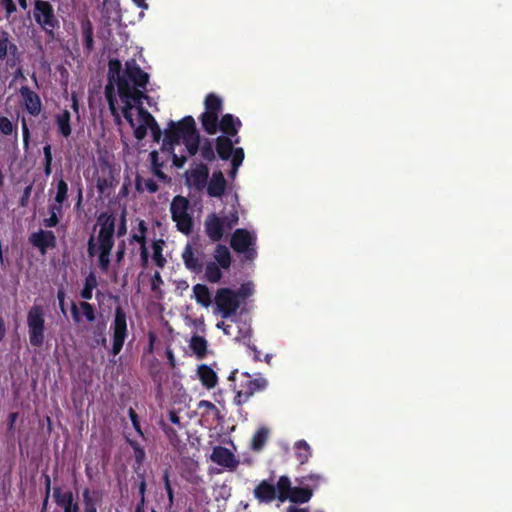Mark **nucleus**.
<instances>
[{
  "mask_svg": "<svg viewBox=\"0 0 512 512\" xmlns=\"http://www.w3.org/2000/svg\"><path fill=\"white\" fill-rule=\"evenodd\" d=\"M99 231L97 237L93 234L87 242V253L90 257L98 255L99 267L107 272L110 266V256L115 244L116 217L106 212L101 213L97 218Z\"/></svg>",
  "mask_w": 512,
  "mask_h": 512,
  "instance_id": "f257e3e1",
  "label": "nucleus"
},
{
  "mask_svg": "<svg viewBox=\"0 0 512 512\" xmlns=\"http://www.w3.org/2000/svg\"><path fill=\"white\" fill-rule=\"evenodd\" d=\"M199 134L194 118L190 115L183 117L178 122L170 121L164 132L163 146L169 145L173 150L174 145L180 141L187 149L188 141H192Z\"/></svg>",
  "mask_w": 512,
  "mask_h": 512,
  "instance_id": "f03ea898",
  "label": "nucleus"
},
{
  "mask_svg": "<svg viewBox=\"0 0 512 512\" xmlns=\"http://www.w3.org/2000/svg\"><path fill=\"white\" fill-rule=\"evenodd\" d=\"M32 14L34 21L45 34L54 38L55 31L60 28V20L52 3L48 0H34Z\"/></svg>",
  "mask_w": 512,
  "mask_h": 512,
  "instance_id": "7ed1b4c3",
  "label": "nucleus"
},
{
  "mask_svg": "<svg viewBox=\"0 0 512 512\" xmlns=\"http://www.w3.org/2000/svg\"><path fill=\"white\" fill-rule=\"evenodd\" d=\"M29 343L34 348H40L45 342L46 320L44 308L34 304L26 316Z\"/></svg>",
  "mask_w": 512,
  "mask_h": 512,
  "instance_id": "20e7f679",
  "label": "nucleus"
},
{
  "mask_svg": "<svg viewBox=\"0 0 512 512\" xmlns=\"http://www.w3.org/2000/svg\"><path fill=\"white\" fill-rule=\"evenodd\" d=\"M189 210L190 202L186 197L177 195L173 198L170 204L171 218L176 223L177 229L186 235L193 229V218Z\"/></svg>",
  "mask_w": 512,
  "mask_h": 512,
  "instance_id": "39448f33",
  "label": "nucleus"
},
{
  "mask_svg": "<svg viewBox=\"0 0 512 512\" xmlns=\"http://www.w3.org/2000/svg\"><path fill=\"white\" fill-rule=\"evenodd\" d=\"M279 488L281 489V503L289 500L295 504H304L310 501L313 490L311 487H293L287 475L279 477Z\"/></svg>",
  "mask_w": 512,
  "mask_h": 512,
  "instance_id": "423d86ee",
  "label": "nucleus"
},
{
  "mask_svg": "<svg viewBox=\"0 0 512 512\" xmlns=\"http://www.w3.org/2000/svg\"><path fill=\"white\" fill-rule=\"evenodd\" d=\"M256 238L248 230L239 228L232 234L230 245L237 253L244 254L246 260L252 261L255 259L257 252L254 248Z\"/></svg>",
  "mask_w": 512,
  "mask_h": 512,
  "instance_id": "0eeeda50",
  "label": "nucleus"
},
{
  "mask_svg": "<svg viewBox=\"0 0 512 512\" xmlns=\"http://www.w3.org/2000/svg\"><path fill=\"white\" fill-rule=\"evenodd\" d=\"M242 375L245 377V380L241 382L239 389L234 387V391L236 392L234 403L237 406L246 403L251 396L256 392L263 391L268 385L267 380L263 377L251 379L250 374L247 372H244Z\"/></svg>",
  "mask_w": 512,
  "mask_h": 512,
  "instance_id": "6e6552de",
  "label": "nucleus"
},
{
  "mask_svg": "<svg viewBox=\"0 0 512 512\" xmlns=\"http://www.w3.org/2000/svg\"><path fill=\"white\" fill-rule=\"evenodd\" d=\"M216 309L221 317L227 319L236 314L240 307V299L235 290L231 288H220L215 295Z\"/></svg>",
  "mask_w": 512,
  "mask_h": 512,
  "instance_id": "1a4fd4ad",
  "label": "nucleus"
},
{
  "mask_svg": "<svg viewBox=\"0 0 512 512\" xmlns=\"http://www.w3.org/2000/svg\"><path fill=\"white\" fill-rule=\"evenodd\" d=\"M123 78L128 81L129 85L132 84L131 92L145 93L150 76L141 69L135 59H130L125 62Z\"/></svg>",
  "mask_w": 512,
  "mask_h": 512,
  "instance_id": "9d476101",
  "label": "nucleus"
},
{
  "mask_svg": "<svg viewBox=\"0 0 512 512\" xmlns=\"http://www.w3.org/2000/svg\"><path fill=\"white\" fill-rule=\"evenodd\" d=\"M113 333V344L111 353L116 356L123 348L124 342L127 338V316L122 307L115 308L114 320L111 325Z\"/></svg>",
  "mask_w": 512,
  "mask_h": 512,
  "instance_id": "9b49d317",
  "label": "nucleus"
},
{
  "mask_svg": "<svg viewBox=\"0 0 512 512\" xmlns=\"http://www.w3.org/2000/svg\"><path fill=\"white\" fill-rule=\"evenodd\" d=\"M186 150L191 157L199 153L200 158L207 163L216 159L215 140L201 137L200 133L192 141H188Z\"/></svg>",
  "mask_w": 512,
  "mask_h": 512,
  "instance_id": "f8f14e48",
  "label": "nucleus"
},
{
  "mask_svg": "<svg viewBox=\"0 0 512 512\" xmlns=\"http://www.w3.org/2000/svg\"><path fill=\"white\" fill-rule=\"evenodd\" d=\"M0 61H6L9 68H14L20 61L18 46L5 30L0 33Z\"/></svg>",
  "mask_w": 512,
  "mask_h": 512,
  "instance_id": "ddd939ff",
  "label": "nucleus"
},
{
  "mask_svg": "<svg viewBox=\"0 0 512 512\" xmlns=\"http://www.w3.org/2000/svg\"><path fill=\"white\" fill-rule=\"evenodd\" d=\"M21 107L32 117H38L43 110V103L40 95L27 85L19 89Z\"/></svg>",
  "mask_w": 512,
  "mask_h": 512,
  "instance_id": "4468645a",
  "label": "nucleus"
},
{
  "mask_svg": "<svg viewBox=\"0 0 512 512\" xmlns=\"http://www.w3.org/2000/svg\"><path fill=\"white\" fill-rule=\"evenodd\" d=\"M281 489L279 488V479L276 484L273 483V479L262 480L253 490V495L259 503H271L275 500L281 502Z\"/></svg>",
  "mask_w": 512,
  "mask_h": 512,
  "instance_id": "2eb2a0df",
  "label": "nucleus"
},
{
  "mask_svg": "<svg viewBox=\"0 0 512 512\" xmlns=\"http://www.w3.org/2000/svg\"><path fill=\"white\" fill-rule=\"evenodd\" d=\"M209 179V167L206 163H196L186 172V184L194 190L201 192L207 185Z\"/></svg>",
  "mask_w": 512,
  "mask_h": 512,
  "instance_id": "dca6fc26",
  "label": "nucleus"
},
{
  "mask_svg": "<svg viewBox=\"0 0 512 512\" xmlns=\"http://www.w3.org/2000/svg\"><path fill=\"white\" fill-rule=\"evenodd\" d=\"M28 241L42 255H45L49 249H54L57 246V239L52 230L39 229L29 235Z\"/></svg>",
  "mask_w": 512,
  "mask_h": 512,
  "instance_id": "f3484780",
  "label": "nucleus"
},
{
  "mask_svg": "<svg viewBox=\"0 0 512 512\" xmlns=\"http://www.w3.org/2000/svg\"><path fill=\"white\" fill-rule=\"evenodd\" d=\"M204 229L207 237L212 242H219L227 231L225 222L216 213H210L206 217Z\"/></svg>",
  "mask_w": 512,
  "mask_h": 512,
  "instance_id": "a211bd4d",
  "label": "nucleus"
},
{
  "mask_svg": "<svg viewBox=\"0 0 512 512\" xmlns=\"http://www.w3.org/2000/svg\"><path fill=\"white\" fill-rule=\"evenodd\" d=\"M227 180L221 170H215L207 180L206 191L211 198H221L227 189Z\"/></svg>",
  "mask_w": 512,
  "mask_h": 512,
  "instance_id": "6ab92c4d",
  "label": "nucleus"
},
{
  "mask_svg": "<svg viewBox=\"0 0 512 512\" xmlns=\"http://www.w3.org/2000/svg\"><path fill=\"white\" fill-rule=\"evenodd\" d=\"M118 94L124 107L122 110L132 111L134 104H141L142 99L146 98L145 93L131 92V85L124 81L119 85Z\"/></svg>",
  "mask_w": 512,
  "mask_h": 512,
  "instance_id": "aec40b11",
  "label": "nucleus"
},
{
  "mask_svg": "<svg viewBox=\"0 0 512 512\" xmlns=\"http://www.w3.org/2000/svg\"><path fill=\"white\" fill-rule=\"evenodd\" d=\"M211 460L217 465L223 466L230 470L235 469L238 466V460L234 454L226 447L216 446L214 447Z\"/></svg>",
  "mask_w": 512,
  "mask_h": 512,
  "instance_id": "412c9836",
  "label": "nucleus"
},
{
  "mask_svg": "<svg viewBox=\"0 0 512 512\" xmlns=\"http://www.w3.org/2000/svg\"><path fill=\"white\" fill-rule=\"evenodd\" d=\"M239 142V137H236V139L233 140V138L227 136H218L215 139L216 155H218L223 161L229 160L233 153L234 144H238Z\"/></svg>",
  "mask_w": 512,
  "mask_h": 512,
  "instance_id": "4be33fe9",
  "label": "nucleus"
},
{
  "mask_svg": "<svg viewBox=\"0 0 512 512\" xmlns=\"http://www.w3.org/2000/svg\"><path fill=\"white\" fill-rule=\"evenodd\" d=\"M241 126L242 122L240 121L239 118L227 113L221 117L218 130H220L223 133L222 136L234 138L237 136Z\"/></svg>",
  "mask_w": 512,
  "mask_h": 512,
  "instance_id": "5701e85b",
  "label": "nucleus"
},
{
  "mask_svg": "<svg viewBox=\"0 0 512 512\" xmlns=\"http://www.w3.org/2000/svg\"><path fill=\"white\" fill-rule=\"evenodd\" d=\"M182 259L185 267L194 273H200L203 270L202 260L196 256L194 249L190 244H187L182 252Z\"/></svg>",
  "mask_w": 512,
  "mask_h": 512,
  "instance_id": "b1692460",
  "label": "nucleus"
},
{
  "mask_svg": "<svg viewBox=\"0 0 512 512\" xmlns=\"http://www.w3.org/2000/svg\"><path fill=\"white\" fill-rule=\"evenodd\" d=\"M64 206H65V204H63V203L59 204V203H56V201L52 200L48 204L49 217L43 219L42 225L46 228H55L59 224L61 218L63 217Z\"/></svg>",
  "mask_w": 512,
  "mask_h": 512,
  "instance_id": "393cba45",
  "label": "nucleus"
},
{
  "mask_svg": "<svg viewBox=\"0 0 512 512\" xmlns=\"http://www.w3.org/2000/svg\"><path fill=\"white\" fill-rule=\"evenodd\" d=\"M138 114L141 121H144L146 125H148V129L151 131L153 141L158 143L161 140L163 132L153 115L142 106L138 107Z\"/></svg>",
  "mask_w": 512,
  "mask_h": 512,
  "instance_id": "a878e982",
  "label": "nucleus"
},
{
  "mask_svg": "<svg viewBox=\"0 0 512 512\" xmlns=\"http://www.w3.org/2000/svg\"><path fill=\"white\" fill-rule=\"evenodd\" d=\"M57 126V132L63 138H69L72 134L71 127V113L64 109L62 112L57 113L54 117Z\"/></svg>",
  "mask_w": 512,
  "mask_h": 512,
  "instance_id": "bb28decb",
  "label": "nucleus"
},
{
  "mask_svg": "<svg viewBox=\"0 0 512 512\" xmlns=\"http://www.w3.org/2000/svg\"><path fill=\"white\" fill-rule=\"evenodd\" d=\"M115 85H116V80L108 79V83L104 89V94H105V98L107 100L111 115L115 118V121L117 123H120L121 118H120L118 108L116 106L117 100H116V96H115Z\"/></svg>",
  "mask_w": 512,
  "mask_h": 512,
  "instance_id": "cd10ccee",
  "label": "nucleus"
},
{
  "mask_svg": "<svg viewBox=\"0 0 512 512\" xmlns=\"http://www.w3.org/2000/svg\"><path fill=\"white\" fill-rule=\"evenodd\" d=\"M197 375L202 385L207 389L214 388L218 383L216 372L206 364H201L197 369Z\"/></svg>",
  "mask_w": 512,
  "mask_h": 512,
  "instance_id": "c85d7f7f",
  "label": "nucleus"
},
{
  "mask_svg": "<svg viewBox=\"0 0 512 512\" xmlns=\"http://www.w3.org/2000/svg\"><path fill=\"white\" fill-rule=\"evenodd\" d=\"M53 499L56 505L62 508L63 511L77 502L72 491H63L60 486L53 488Z\"/></svg>",
  "mask_w": 512,
  "mask_h": 512,
  "instance_id": "c756f323",
  "label": "nucleus"
},
{
  "mask_svg": "<svg viewBox=\"0 0 512 512\" xmlns=\"http://www.w3.org/2000/svg\"><path fill=\"white\" fill-rule=\"evenodd\" d=\"M81 32L84 40V48L87 54L94 50L93 25L88 17L81 20Z\"/></svg>",
  "mask_w": 512,
  "mask_h": 512,
  "instance_id": "7c9ffc66",
  "label": "nucleus"
},
{
  "mask_svg": "<svg viewBox=\"0 0 512 512\" xmlns=\"http://www.w3.org/2000/svg\"><path fill=\"white\" fill-rule=\"evenodd\" d=\"M199 118H200L203 130L208 135H214L218 132V126H219V122H220L219 115L214 114V113L212 114V113H208V112H203Z\"/></svg>",
  "mask_w": 512,
  "mask_h": 512,
  "instance_id": "2f4dec72",
  "label": "nucleus"
},
{
  "mask_svg": "<svg viewBox=\"0 0 512 512\" xmlns=\"http://www.w3.org/2000/svg\"><path fill=\"white\" fill-rule=\"evenodd\" d=\"M192 290L198 304L205 308H208L212 304V294L205 284H195Z\"/></svg>",
  "mask_w": 512,
  "mask_h": 512,
  "instance_id": "473e14b6",
  "label": "nucleus"
},
{
  "mask_svg": "<svg viewBox=\"0 0 512 512\" xmlns=\"http://www.w3.org/2000/svg\"><path fill=\"white\" fill-rule=\"evenodd\" d=\"M108 79L116 80L117 89L119 85L124 81L128 83L126 79H124V70L122 71V63L118 59H110L108 62Z\"/></svg>",
  "mask_w": 512,
  "mask_h": 512,
  "instance_id": "72a5a7b5",
  "label": "nucleus"
},
{
  "mask_svg": "<svg viewBox=\"0 0 512 512\" xmlns=\"http://www.w3.org/2000/svg\"><path fill=\"white\" fill-rule=\"evenodd\" d=\"M294 455L299 464H306L312 456L310 445L305 440H298L294 444Z\"/></svg>",
  "mask_w": 512,
  "mask_h": 512,
  "instance_id": "f704fd0d",
  "label": "nucleus"
},
{
  "mask_svg": "<svg viewBox=\"0 0 512 512\" xmlns=\"http://www.w3.org/2000/svg\"><path fill=\"white\" fill-rule=\"evenodd\" d=\"M214 258L222 269H229L231 266V253L225 245L218 244L215 248Z\"/></svg>",
  "mask_w": 512,
  "mask_h": 512,
  "instance_id": "c9c22d12",
  "label": "nucleus"
},
{
  "mask_svg": "<svg viewBox=\"0 0 512 512\" xmlns=\"http://www.w3.org/2000/svg\"><path fill=\"white\" fill-rule=\"evenodd\" d=\"M204 107V112L220 115L223 110V101L218 95L209 93L205 97Z\"/></svg>",
  "mask_w": 512,
  "mask_h": 512,
  "instance_id": "e433bc0d",
  "label": "nucleus"
},
{
  "mask_svg": "<svg viewBox=\"0 0 512 512\" xmlns=\"http://www.w3.org/2000/svg\"><path fill=\"white\" fill-rule=\"evenodd\" d=\"M207 340L199 335H194L190 340V348L198 359H203L207 353Z\"/></svg>",
  "mask_w": 512,
  "mask_h": 512,
  "instance_id": "4c0bfd02",
  "label": "nucleus"
},
{
  "mask_svg": "<svg viewBox=\"0 0 512 512\" xmlns=\"http://www.w3.org/2000/svg\"><path fill=\"white\" fill-rule=\"evenodd\" d=\"M128 443L131 446V448L133 449V453H134L135 464L133 466V469H134L135 473L141 472L140 471L141 466L146 458L145 450L137 441L129 439Z\"/></svg>",
  "mask_w": 512,
  "mask_h": 512,
  "instance_id": "58836bf2",
  "label": "nucleus"
},
{
  "mask_svg": "<svg viewBox=\"0 0 512 512\" xmlns=\"http://www.w3.org/2000/svg\"><path fill=\"white\" fill-rule=\"evenodd\" d=\"M221 267L213 261H210L205 266V278L210 283H218L222 278Z\"/></svg>",
  "mask_w": 512,
  "mask_h": 512,
  "instance_id": "ea45409f",
  "label": "nucleus"
},
{
  "mask_svg": "<svg viewBox=\"0 0 512 512\" xmlns=\"http://www.w3.org/2000/svg\"><path fill=\"white\" fill-rule=\"evenodd\" d=\"M98 285L96 275L93 272H90L88 276L85 278L84 287L80 292V296L88 301L92 299V292Z\"/></svg>",
  "mask_w": 512,
  "mask_h": 512,
  "instance_id": "a19ab883",
  "label": "nucleus"
},
{
  "mask_svg": "<svg viewBox=\"0 0 512 512\" xmlns=\"http://www.w3.org/2000/svg\"><path fill=\"white\" fill-rule=\"evenodd\" d=\"M135 188L138 192H143L144 189H146L150 193H156L159 189V186L157 182L152 178L144 180L140 176H137L135 180Z\"/></svg>",
  "mask_w": 512,
  "mask_h": 512,
  "instance_id": "79ce46f5",
  "label": "nucleus"
},
{
  "mask_svg": "<svg viewBox=\"0 0 512 512\" xmlns=\"http://www.w3.org/2000/svg\"><path fill=\"white\" fill-rule=\"evenodd\" d=\"M268 434H269V431L267 428H265V427L259 428L255 432V434L252 438V449L255 451L261 450L264 447V445L268 439Z\"/></svg>",
  "mask_w": 512,
  "mask_h": 512,
  "instance_id": "37998d69",
  "label": "nucleus"
},
{
  "mask_svg": "<svg viewBox=\"0 0 512 512\" xmlns=\"http://www.w3.org/2000/svg\"><path fill=\"white\" fill-rule=\"evenodd\" d=\"M0 133L5 136L14 134L15 141L18 139L17 125L13 124L6 116H0Z\"/></svg>",
  "mask_w": 512,
  "mask_h": 512,
  "instance_id": "c03bdc74",
  "label": "nucleus"
},
{
  "mask_svg": "<svg viewBox=\"0 0 512 512\" xmlns=\"http://www.w3.org/2000/svg\"><path fill=\"white\" fill-rule=\"evenodd\" d=\"M56 203L65 204L68 201V184L64 179H59L56 184V194L53 198Z\"/></svg>",
  "mask_w": 512,
  "mask_h": 512,
  "instance_id": "a18cd8bd",
  "label": "nucleus"
},
{
  "mask_svg": "<svg viewBox=\"0 0 512 512\" xmlns=\"http://www.w3.org/2000/svg\"><path fill=\"white\" fill-rule=\"evenodd\" d=\"M84 512H97V503L93 498V494L89 488H85L82 492Z\"/></svg>",
  "mask_w": 512,
  "mask_h": 512,
  "instance_id": "49530a36",
  "label": "nucleus"
},
{
  "mask_svg": "<svg viewBox=\"0 0 512 512\" xmlns=\"http://www.w3.org/2000/svg\"><path fill=\"white\" fill-rule=\"evenodd\" d=\"M323 481V476L319 473H310L306 476H302L298 479L300 485L303 486H312V488H316Z\"/></svg>",
  "mask_w": 512,
  "mask_h": 512,
  "instance_id": "de8ad7c7",
  "label": "nucleus"
},
{
  "mask_svg": "<svg viewBox=\"0 0 512 512\" xmlns=\"http://www.w3.org/2000/svg\"><path fill=\"white\" fill-rule=\"evenodd\" d=\"M43 154H44V174L45 176H50L52 173V162H53V156H52V147L50 144H46L43 147Z\"/></svg>",
  "mask_w": 512,
  "mask_h": 512,
  "instance_id": "09e8293b",
  "label": "nucleus"
},
{
  "mask_svg": "<svg viewBox=\"0 0 512 512\" xmlns=\"http://www.w3.org/2000/svg\"><path fill=\"white\" fill-rule=\"evenodd\" d=\"M153 249V260L155 261V264L163 268L166 264V259L164 258L162 254V245L160 242H153L152 244Z\"/></svg>",
  "mask_w": 512,
  "mask_h": 512,
  "instance_id": "8fccbe9b",
  "label": "nucleus"
},
{
  "mask_svg": "<svg viewBox=\"0 0 512 512\" xmlns=\"http://www.w3.org/2000/svg\"><path fill=\"white\" fill-rule=\"evenodd\" d=\"M162 430L164 431L165 435L167 436L170 444L175 448L179 447L181 440L178 436L177 431L174 428H172L166 424H163Z\"/></svg>",
  "mask_w": 512,
  "mask_h": 512,
  "instance_id": "3c124183",
  "label": "nucleus"
},
{
  "mask_svg": "<svg viewBox=\"0 0 512 512\" xmlns=\"http://www.w3.org/2000/svg\"><path fill=\"white\" fill-rule=\"evenodd\" d=\"M221 219L225 222V228L227 231H230L234 226L238 224L239 216L237 210H233L229 212L227 215L221 217Z\"/></svg>",
  "mask_w": 512,
  "mask_h": 512,
  "instance_id": "603ef678",
  "label": "nucleus"
},
{
  "mask_svg": "<svg viewBox=\"0 0 512 512\" xmlns=\"http://www.w3.org/2000/svg\"><path fill=\"white\" fill-rule=\"evenodd\" d=\"M83 315L85 316L88 322H93L95 320V308L88 301L80 302L79 304Z\"/></svg>",
  "mask_w": 512,
  "mask_h": 512,
  "instance_id": "864d4df0",
  "label": "nucleus"
},
{
  "mask_svg": "<svg viewBox=\"0 0 512 512\" xmlns=\"http://www.w3.org/2000/svg\"><path fill=\"white\" fill-rule=\"evenodd\" d=\"M0 5L5 11V19L12 23L10 20L11 15L17 10L14 0H0Z\"/></svg>",
  "mask_w": 512,
  "mask_h": 512,
  "instance_id": "5fc2aeb1",
  "label": "nucleus"
},
{
  "mask_svg": "<svg viewBox=\"0 0 512 512\" xmlns=\"http://www.w3.org/2000/svg\"><path fill=\"white\" fill-rule=\"evenodd\" d=\"M43 478H44V485H45V495H44V499L42 502L41 512H46L50 493H51V478L46 473L43 474Z\"/></svg>",
  "mask_w": 512,
  "mask_h": 512,
  "instance_id": "6e6d98bb",
  "label": "nucleus"
},
{
  "mask_svg": "<svg viewBox=\"0 0 512 512\" xmlns=\"http://www.w3.org/2000/svg\"><path fill=\"white\" fill-rule=\"evenodd\" d=\"M244 157H245V154H244L243 148H241V147L234 148L233 153L230 158L231 166L240 167L243 163Z\"/></svg>",
  "mask_w": 512,
  "mask_h": 512,
  "instance_id": "4d7b16f0",
  "label": "nucleus"
},
{
  "mask_svg": "<svg viewBox=\"0 0 512 512\" xmlns=\"http://www.w3.org/2000/svg\"><path fill=\"white\" fill-rule=\"evenodd\" d=\"M20 121H21V129H22L23 146L25 149H27L29 146L30 137H31L30 129H29L27 119L25 116H22L20 118Z\"/></svg>",
  "mask_w": 512,
  "mask_h": 512,
  "instance_id": "13d9d810",
  "label": "nucleus"
},
{
  "mask_svg": "<svg viewBox=\"0 0 512 512\" xmlns=\"http://www.w3.org/2000/svg\"><path fill=\"white\" fill-rule=\"evenodd\" d=\"M163 481H164L165 491L167 493L169 505L172 506L174 503V491L171 486L170 479H169V472L167 470L165 471V473L163 475Z\"/></svg>",
  "mask_w": 512,
  "mask_h": 512,
  "instance_id": "bf43d9fd",
  "label": "nucleus"
},
{
  "mask_svg": "<svg viewBox=\"0 0 512 512\" xmlns=\"http://www.w3.org/2000/svg\"><path fill=\"white\" fill-rule=\"evenodd\" d=\"M112 186V177H98L96 180V188L100 194H104L108 188Z\"/></svg>",
  "mask_w": 512,
  "mask_h": 512,
  "instance_id": "052dcab7",
  "label": "nucleus"
},
{
  "mask_svg": "<svg viewBox=\"0 0 512 512\" xmlns=\"http://www.w3.org/2000/svg\"><path fill=\"white\" fill-rule=\"evenodd\" d=\"M128 414H129V418L132 422V425L134 427V429L136 430V432L140 435V436H144V433L142 431V428H141V425H140V422H139V417L137 415V413L135 412V410L133 408H130L129 411H128Z\"/></svg>",
  "mask_w": 512,
  "mask_h": 512,
  "instance_id": "680f3d73",
  "label": "nucleus"
},
{
  "mask_svg": "<svg viewBox=\"0 0 512 512\" xmlns=\"http://www.w3.org/2000/svg\"><path fill=\"white\" fill-rule=\"evenodd\" d=\"M235 293L240 300L245 299V298L249 297L250 295H252L253 288L251 287V285L249 283H245V284H242L241 287L237 291H235Z\"/></svg>",
  "mask_w": 512,
  "mask_h": 512,
  "instance_id": "e2e57ef3",
  "label": "nucleus"
},
{
  "mask_svg": "<svg viewBox=\"0 0 512 512\" xmlns=\"http://www.w3.org/2000/svg\"><path fill=\"white\" fill-rule=\"evenodd\" d=\"M136 474L140 480V482L138 484L140 500H143V502H145V493H146V488H147L145 474H144V472H138Z\"/></svg>",
  "mask_w": 512,
  "mask_h": 512,
  "instance_id": "0e129e2a",
  "label": "nucleus"
},
{
  "mask_svg": "<svg viewBox=\"0 0 512 512\" xmlns=\"http://www.w3.org/2000/svg\"><path fill=\"white\" fill-rule=\"evenodd\" d=\"M32 189H33L32 184H29L24 188L23 193L19 199V205L21 207H27L29 199L31 197Z\"/></svg>",
  "mask_w": 512,
  "mask_h": 512,
  "instance_id": "69168bd1",
  "label": "nucleus"
},
{
  "mask_svg": "<svg viewBox=\"0 0 512 512\" xmlns=\"http://www.w3.org/2000/svg\"><path fill=\"white\" fill-rule=\"evenodd\" d=\"M134 129V137L137 140H143L147 135L148 125L144 121Z\"/></svg>",
  "mask_w": 512,
  "mask_h": 512,
  "instance_id": "338daca9",
  "label": "nucleus"
},
{
  "mask_svg": "<svg viewBox=\"0 0 512 512\" xmlns=\"http://www.w3.org/2000/svg\"><path fill=\"white\" fill-rule=\"evenodd\" d=\"M13 79L12 81L13 82H16V81H22V82H26V76H25V72H24V69L21 65H18L16 70L13 72Z\"/></svg>",
  "mask_w": 512,
  "mask_h": 512,
  "instance_id": "774afa93",
  "label": "nucleus"
}]
</instances>
